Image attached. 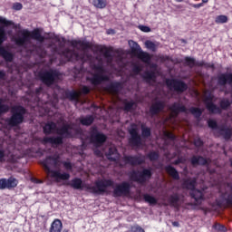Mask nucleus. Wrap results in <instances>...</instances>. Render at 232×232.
I'll return each instance as SVG.
<instances>
[{"label":"nucleus","mask_w":232,"mask_h":232,"mask_svg":"<svg viewBox=\"0 0 232 232\" xmlns=\"http://www.w3.org/2000/svg\"><path fill=\"white\" fill-rule=\"evenodd\" d=\"M208 128H211L212 130H218V123H217V121L215 120H208Z\"/></svg>","instance_id":"obj_50"},{"label":"nucleus","mask_w":232,"mask_h":232,"mask_svg":"<svg viewBox=\"0 0 232 232\" xmlns=\"http://www.w3.org/2000/svg\"><path fill=\"white\" fill-rule=\"evenodd\" d=\"M59 77H61V72L56 69H49L38 72L39 81L45 86H53L55 81H59Z\"/></svg>","instance_id":"obj_6"},{"label":"nucleus","mask_w":232,"mask_h":232,"mask_svg":"<svg viewBox=\"0 0 232 232\" xmlns=\"http://www.w3.org/2000/svg\"><path fill=\"white\" fill-rule=\"evenodd\" d=\"M62 55L65 57L68 61H71L72 63L75 61H84V55L82 53H79L75 50H72L70 48H66L62 52Z\"/></svg>","instance_id":"obj_15"},{"label":"nucleus","mask_w":232,"mask_h":232,"mask_svg":"<svg viewBox=\"0 0 232 232\" xmlns=\"http://www.w3.org/2000/svg\"><path fill=\"white\" fill-rule=\"evenodd\" d=\"M184 61H185L186 66H188L189 68H195V66L202 68V66H207L204 61L197 62L195 58H191L189 56H186Z\"/></svg>","instance_id":"obj_25"},{"label":"nucleus","mask_w":232,"mask_h":232,"mask_svg":"<svg viewBox=\"0 0 232 232\" xmlns=\"http://www.w3.org/2000/svg\"><path fill=\"white\" fill-rule=\"evenodd\" d=\"M89 135L91 144H94L97 148L102 146L108 139L104 133L99 131L97 127H92Z\"/></svg>","instance_id":"obj_12"},{"label":"nucleus","mask_w":232,"mask_h":232,"mask_svg":"<svg viewBox=\"0 0 232 232\" xmlns=\"http://www.w3.org/2000/svg\"><path fill=\"white\" fill-rule=\"evenodd\" d=\"M218 134L223 137L225 140H230L232 137V129L226 125H221L218 127Z\"/></svg>","instance_id":"obj_24"},{"label":"nucleus","mask_w":232,"mask_h":232,"mask_svg":"<svg viewBox=\"0 0 232 232\" xmlns=\"http://www.w3.org/2000/svg\"><path fill=\"white\" fill-rule=\"evenodd\" d=\"M8 37L6 36V31L5 27L0 26V57H3L5 63H12L14 61V53H10L5 47H3V43L6 41Z\"/></svg>","instance_id":"obj_11"},{"label":"nucleus","mask_w":232,"mask_h":232,"mask_svg":"<svg viewBox=\"0 0 232 232\" xmlns=\"http://www.w3.org/2000/svg\"><path fill=\"white\" fill-rule=\"evenodd\" d=\"M130 134L129 144L133 148H140L142 146V136L139 134V126L136 123H131L128 129Z\"/></svg>","instance_id":"obj_10"},{"label":"nucleus","mask_w":232,"mask_h":232,"mask_svg":"<svg viewBox=\"0 0 232 232\" xmlns=\"http://www.w3.org/2000/svg\"><path fill=\"white\" fill-rule=\"evenodd\" d=\"M114 184L112 179H101L95 181V186H85V189L93 195H102L106 193V188H113Z\"/></svg>","instance_id":"obj_7"},{"label":"nucleus","mask_w":232,"mask_h":232,"mask_svg":"<svg viewBox=\"0 0 232 232\" xmlns=\"http://www.w3.org/2000/svg\"><path fill=\"white\" fill-rule=\"evenodd\" d=\"M130 232H145L144 228L140 227L139 225H133L130 227Z\"/></svg>","instance_id":"obj_53"},{"label":"nucleus","mask_w":232,"mask_h":232,"mask_svg":"<svg viewBox=\"0 0 232 232\" xmlns=\"http://www.w3.org/2000/svg\"><path fill=\"white\" fill-rule=\"evenodd\" d=\"M212 227L215 229V231H218V232L227 231V228L226 227V226L217 222L212 226Z\"/></svg>","instance_id":"obj_44"},{"label":"nucleus","mask_w":232,"mask_h":232,"mask_svg":"<svg viewBox=\"0 0 232 232\" xmlns=\"http://www.w3.org/2000/svg\"><path fill=\"white\" fill-rule=\"evenodd\" d=\"M196 186H197V180L191 179H183V182L181 184V188L183 189H189L190 191H193Z\"/></svg>","instance_id":"obj_32"},{"label":"nucleus","mask_w":232,"mask_h":232,"mask_svg":"<svg viewBox=\"0 0 232 232\" xmlns=\"http://www.w3.org/2000/svg\"><path fill=\"white\" fill-rule=\"evenodd\" d=\"M70 44L72 48H76L82 52H86L87 50H92V48H93V44L86 40H71Z\"/></svg>","instance_id":"obj_16"},{"label":"nucleus","mask_w":232,"mask_h":232,"mask_svg":"<svg viewBox=\"0 0 232 232\" xmlns=\"http://www.w3.org/2000/svg\"><path fill=\"white\" fill-rule=\"evenodd\" d=\"M218 82L220 86H226V84H232V73H221L218 76Z\"/></svg>","instance_id":"obj_27"},{"label":"nucleus","mask_w":232,"mask_h":232,"mask_svg":"<svg viewBox=\"0 0 232 232\" xmlns=\"http://www.w3.org/2000/svg\"><path fill=\"white\" fill-rule=\"evenodd\" d=\"M189 196L195 200L196 204H202V200H204V192L200 189L194 188L190 190Z\"/></svg>","instance_id":"obj_26"},{"label":"nucleus","mask_w":232,"mask_h":232,"mask_svg":"<svg viewBox=\"0 0 232 232\" xmlns=\"http://www.w3.org/2000/svg\"><path fill=\"white\" fill-rule=\"evenodd\" d=\"M174 166H179V164H182V159L179 158L178 160L172 162Z\"/></svg>","instance_id":"obj_63"},{"label":"nucleus","mask_w":232,"mask_h":232,"mask_svg":"<svg viewBox=\"0 0 232 232\" xmlns=\"http://www.w3.org/2000/svg\"><path fill=\"white\" fill-rule=\"evenodd\" d=\"M65 99L71 101V102H79L81 99V92L77 91H66L65 92Z\"/></svg>","instance_id":"obj_29"},{"label":"nucleus","mask_w":232,"mask_h":232,"mask_svg":"<svg viewBox=\"0 0 232 232\" xmlns=\"http://www.w3.org/2000/svg\"><path fill=\"white\" fill-rule=\"evenodd\" d=\"M59 162H61V157H59V155H53L47 156L43 161H41V164L45 173L49 175L51 179H56L57 182H59V180H69L70 173H61L59 170L50 169V166H53V168H59Z\"/></svg>","instance_id":"obj_2"},{"label":"nucleus","mask_w":232,"mask_h":232,"mask_svg":"<svg viewBox=\"0 0 232 232\" xmlns=\"http://www.w3.org/2000/svg\"><path fill=\"white\" fill-rule=\"evenodd\" d=\"M13 10H16V11L23 10V4L19 2L13 4Z\"/></svg>","instance_id":"obj_57"},{"label":"nucleus","mask_w":232,"mask_h":232,"mask_svg":"<svg viewBox=\"0 0 232 232\" xmlns=\"http://www.w3.org/2000/svg\"><path fill=\"white\" fill-rule=\"evenodd\" d=\"M9 110L10 107L7 104L3 103V100L0 98V115H3V113H7Z\"/></svg>","instance_id":"obj_46"},{"label":"nucleus","mask_w":232,"mask_h":232,"mask_svg":"<svg viewBox=\"0 0 232 232\" xmlns=\"http://www.w3.org/2000/svg\"><path fill=\"white\" fill-rule=\"evenodd\" d=\"M63 231V221L61 219H54L49 228V232H62Z\"/></svg>","instance_id":"obj_33"},{"label":"nucleus","mask_w":232,"mask_h":232,"mask_svg":"<svg viewBox=\"0 0 232 232\" xmlns=\"http://www.w3.org/2000/svg\"><path fill=\"white\" fill-rule=\"evenodd\" d=\"M140 30H141V32H151V28H150L149 26H146V25H141L140 26Z\"/></svg>","instance_id":"obj_59"},{"label":"nucleus","mask_w":232,"mask_h":232,"mask_svg":"<svg viewBox=\"0 0 232 232\" xmlns=\"http://www.w3.org/2000/svg\"><path fill=\"white\" fill-rule=\"evenodd\" d=\"M132 43H133V46L131 47L132 55H135V57L142 61V63L149 64V63L151 62V55L150 54V53H146L142 51V48H140V45H139L137 42H132Z\"/></svg>","instance_id":"obj_13"},{"label":"nucleus","mask_w":232,"mask_h":232,"mask_svg":"<svg viewBox=\"0 0 232 232\" xmlns=\"http://www.w3.org/2000/svg\"><path fill=\"white\" fill-rule=\"evenodd\" d=\"M169 111L175 117H178L179 113H188V108L186 106L180 104L179 102H174L169 107Z\"/></svg>","instance_id":"obj_21"},{"label":"nucleus","mask_w":232,"mask_h":232,"mask_svg":"<svg viewBox=\"0 0 232 232\" xmlns=\"http://www.w3.org/2000/svg\"><path fill=\"white\" fill-rule=\"evenodd\" d=\"M145 46L148 48V50H151V52H156L157 51V44L153 43L152 41L147 40L145 42Z\"/></svg>","instance_id":"obj_47"},{"label":"nucleus","mask_w":232,"mask_h":232,"mask_svg":"<svg viewBox=\"0 0 232 232\" xmlns=\"http://www.w3.org/2000/svg\"><path fill=\"white\" fill-rule=\"evenodd\" d=\"M143 198L145 202H148L150 206H156L157 204V198L150 194H144Z\"/></svg>","instance_id":"obj_41"},{"label":"nucleus","mask_w":232,"mask_h":232,"mask_svg":"<svg viewBox=\"0 0 232 232\" xmlns=\"http://www.w3.org/2000/svg\"><path fill=\"white\" fill-rule=\"evenodd\" d=\"M92 70L95 72L91 73V76L86 78V81L91 82L92 86H100V84H102V82L110 81V76L104 74L106 70L102 65L94 64L92 66Z\"/></svg>","instance_id":"obj_5"},{"label":"nucleus","mask_w":232,"mask_h":232,"mask_svg":"<svg viewBox=\"0 0 232 232\" xmlns=\"http://www.w3.org/2000/svg\"><path fill=\"white\" fill-rule=\"evenodd\" d=\"M227 206H232V192H230L225 198Z\"/></svg>","instance_id":"obj_56"},{"label":"nucleus","mask_w":232,"mask_h":232,"mask_svg":"<svg viewBox=\"0 0 232 232\" xmlns=\"http://www.w3.org/2000/svg\"><path fill=\"white\" fill-rule=\"evenodd\" d=\"M148 159L150 160V162H155V160H159L160 154L157 151H150L147 155Z\"/></svg>","instance_id":"obj_43"},{"label":"nucleus","mask_w":232,"mask_h":232,"mask_svg":"<svg viewBox=\"0 0 232 232\" xmlns=\"http://www.w3.org/2000/svg\"><path fill=\"white\" fill-rule=\"evenodd\" d=\"M6 79V72L5 71L0 70V80L5 81Z\"/></svg>","instance_id":"obj_62"},{"label":"nucleus","mask_w":232,"mask_h":232,"mask_svg":"<svg viewBox=\"0 0 232 232\" xmlns=\"http://www.w3.org/2000/svg\"><path fill=\"white\" fill-rule=\"evenodd\" d=\"M26 115V108L22 105H14L11 108V116L5 120L9 128H17L24 122Z\"/></svg>","instance_id":"obj_3"},{"label":"nucleus","mask_w":232,"mask_h":232,"mask_svg":"<svg viewBox=\"0 0 232 232\" xmlns=\"http://www.w3.org/2000/svg\"><path fill=\"white\" fill-rule=\"evenodd\" d=\"M92 5L95 6V8H106V0H92Z\"/></svg>","instance_id":"obj_42"},{"label":"nucleus","mask_w":232,"mask_h":232,"mask_svg":"<svg viewBox=\"0 0 232 232\" xmlns=\"http://www.w3.org/2000/svg\"><path fill=\"white\" fill-rule=\"evenodd\" d=\"M190 6H192V8H202V6H204V3H199V4H190Z\"/></svg>","instance_id":"obj_60"},{"label":"nucleus","mask_w":232,"mask_h":232,"mask_svg":"<svg viewBox=\"0 0 232 232\" xmlns=\"http://www.w3.org/2000/svg\"><path fill=\"white\" fill-rule=\"evenodd\" d=\"M108 160L111 162H117V159H119V153L117 152L116 149H109V152L107 154Z\"/></svg>","instance_id":"obj_37"},{"label":"nucleus","mask_w":232,"mask_h":232,"mask_svg":"<svg viewBox=\"0 0 232 232\" xmlns=\"http://www.w3.org/2000/svg\"><path fill=\"white\" fill-rule=\"evenodd\" d=\"M94 121L95 117L93 115H86L85 117L80 118V124L82 126H92Z\"/></svg>","instance_id":"obj_34"},{"label":"nucleus","mask_w":232,"mask_h":232,"mask_svg":"<svg viewBox=\"0 0 232 232\" xmlns=\"http://www.w3.org/2000/svg\"><path fill=\"white\" fill-rule=\"evenodd\" d=\"M21 34L22 36L14 39V43L17 46H24L26 43H30L31 39L38 41V43H44V41H46V38L41 34L40 28H35L31 32L25 29L21 31Z\"/></svg>","instance_id":"obj_4"},{"label":"nucleus","mask_w":232,"mask_h":232,"mask_svg":"<svg viewBox=\"0 0 232 232\" xmlns=\"http://www.w3.org/2000/svg\"><path fill=\"white\" fill-rule=\"evenodd\" d=\"M0 24H5V26H14V22L10 20H6L5 18H3L0 16Z\"/></svg>","instance_id":"obj_52"},{"label":"nucleus","mask_w":232,"mask_h":232,"mask_svg":"<svg viewBox=\"0 0 232 232\" xmlns=\"http://www.w3.org/2000/svg\"><path fill=\"white\" fill-rule=\"evenodd\" d=\"M165 84L170 92L176 93H184V92H188V83L179 78H167Z\"/></svg>","instance_id":"obj_8"},{"label":"nucleus","mask_w":232,"mask_h":232,"mask_svg":"<svg viewBox=\"0 0 232 232\" xmlns=\"http://www.w3.org/2000/svg\"><path fill=\"white\" fill-rule=\"evenodd\" d=\"M207 110L209 113H222V109H220L217 104L213 103V96L208 95L204 101Z\"/></svg>","instance_id":"obj_19"},{"label":"nucleus","mask_w":232,"mask_h":232,"mask_svg":"<svg viewBox=\"0 0 232 232\" xmlns=\"http://www.w3.org/2000/svg\"><path fill=\"white\" fill-rule=\"evenodd\" d=\"M111 52H113V48L103 46L100 49V53H103V57L107 59V63H112L113 56L111 55Z\"/></svg>","instance_id":"obj_31"},{"label":"nucleus","mask_w":232,"mask_h":232,"mask_svg":"<svg viewBox=\"0 0 232 232\" xmlns=\"http://www.w3.org/2000/svg\"><path fill=\"white\" fill-rule=\"evenodd\" d=\"M140 130L142 139H150V137H151V129L150 127H147L145 124H141Z\"/></svg>","instance_id":"obj_39"},{"label":"nucleus","mask_w":232,"mask_h":232,"mask_svg":"<svg viewBox=\"0 0 232 232\" xmlns=\"http://www.w3.org/2000/svg\"><path fill=\"white\" fill-rule=\"evenodd\" d=\"M122 160L125 164V166H140L141 164H144V159H142V157L140 156H128V155H124L122 157Z\"/></svg>","instance_id":"obj_17"},{"label":"nucleus","mask_w":232,"mask_h":232,"mask_svg":"<svg viewBox=\"0 0 232 232\" xmlns=\"http://www.w3.org/2000/svg\"><path fill=\"white\" fill-rule=\"evenodd\" d=\"M164 137H166V139H169V140H177V136H175V134H173V132H169V131H164L163 132Z\"/></svg>","instance_id":"obj_49"},{"label":"nucleus","mask_w":232,"mask_h":232,"mask_svg":"<svg viewBox=\"0 0 232 232\" xmlns=\"http://www.w3.org/2000/svg\"><path fill=\"white\" fill-rule=\"evenodd\" d=\"M62 164L67 171H72L73 170V165H72V162H70V161H62Z\"/></svg>","instance_id":"obj_51"},{"label":"nucleus","mask_w":232,"mask_h":232,"mask_svg":"<svg viewBox=\"0 0 232 232\" xmlns=\"http://www.w3.org/2000/svg\"><path fill=\"white\" fill-rule=\"evenodd\" d=\"M153 177L151 169H143L141 171L132 170L130 172V179L138 184H146Z\"/></svg>","instance_id":"obj_9"},{"label":"nucleus","mask_w":232,"mask_h":232,"mask_svg":"<svg viewBox=\"0 0 232 232\" xmlns=\"http://www.w3.org/2000/svg\"><path fill=\"white\" fill-rule=\"evenodd\" d=\"M91 90H90V87L86 86V85H83L81 89V92L80 93L83 94V95H88V93H90Z\"/></svg>","instance_id":"obj_55"},{"label":"nucleus","mask_w":232,"mask_h":232,"mask_svg":"<svg viewBox=\"0 0 232 232\" xmlns=\"http://www.w3.org/2000/svg\"><path fill=\"white\" fill-rule=\"evenodd\" d=\"M194 146H196V148H202V146H204V141H202V139L200 138H196L194 140Z\"/></svg>","instance_id":"obj_54"},{"label":"nucleus","mask_w":232,"mask_h":232,"mask_svg":"<svg viewBox=\"0 0 232 232\" xmlns=\"http://www.w3.org/2000/svg\"><path fill=\"white\" fill-rule=\"evenodd\" d=\"M142 79H144L147 84H151V82H157V76L155 75V72L153 71H146L142 75Z\"/></svg>","instance_id":"obj_30"},{"label":"nucleus","mask_w":232,"mask_h":232,"mask_svg":"<svg viewBox=\"0 0 232 232\" xmlns=\"http://www.w3.org/2000/svg\"><path fill=\"white\" fill-rule=\"evenodd\" d=\"M215 23H217V24H224V23H227V16L224 14L218 15Z\"/></svg>","instance_id":"obj_45"},{"label":"nucleus","mask_w":232,"mask_h":232,"mask_svg":"<svg viewBox=\"0 0 232 232\" xmlns=\"http://www.w3.org/2000/svg\"><path fill=\"white\" fill-rule=\"evenodd\" d=\"M179 202H180V197L179 194L175 193L169 196V204L172 208H179Z\"/></svg>","instance_id":"obj_35"},{"label":"nucleus","mask_w":232,"mask_h":232,"mask_svg":"<svg viewBox=\"0 0 232 232\" xmlns=\"http://www.w3.org/2000/svg\"><path fill=\"white\" fill-rule=\"evenodd\" d=\"M164 169L166 173H168V175L173 179V180H180V174H179V170H177L175 167L167 165L165 166Z\"/></svg>","instance_id":"obj_28"},{"label":"nucleus","mask_w":232,"mask_h":232,"mask_svg":"<svg viewBox=\"0 0 232 232\" xmlns=\"http://www.w3.org/2000/svg\"><path fill=\"white\" fill-rule=\"evenodd\" d=\"M122 88V82H112L105 87V90L106 92H109V93H119Z\"/></svg>","instance_id":"obj_22"},{"label":"nucleus","mask_w":232,"mask_h":232,"mask_svg":"<svg viewBox=\"0 0 232 232\" xmlns=\"http://www.w3.org/2000/svg\"><path fill=\"white\" fill-rule=\"evenodd\" d=\"M132 72L133 73H135L136 75H139L140 72H142V68L139 65H134L132 68Z\"/></svg>","instance_id":"obj_58"},{"label":"nucleus","mask_w":232,"mask_h":232,"mask_svg":"<svg viewBox=\"0 0 232 232\" xmlns=\"http://www.w3.org/2000/svg\"><path fill=\"white\" fill-rule=\"evenodd\" d=\"M69 186L73 189H82V179L81 178H74L71 180Z\"/></svg>","instance_id":"obj_36"},{"label":"nucleus","mask_w":232,"mask_h":232,"mask_svg":"<svg viewBox=\"0 0 232 232\" xmlns=\"http://www.w3.org/2000/svg\"><path fill=\"white\" fill-rule=\"evenodd\" d=\"M17 184H19V181L14 177L0 179V189H12L17 188Z\"/></svg>","instance_id":"obj_18"},{"label":"nucleus","mask_w":232,"mask_h":232,"mask_svg":"<svg viewBox=\"0 0 232 232\" xmlns=\"http://www.w3.org/2000/svg\"><path fill=\"white\" fill-rule=\"evenodd\" d=\"M190 163L192 166H209V160L202 156H192Z\"/></svg>","instance_id":"obj_23"},{"label":"nucleus","mask_w":232,"mask_h":232,"mask_svg":"<svg viewBox=\"0 0 232 232\" xmlns=\"http://www.w3.org/2000/svg\"><path fill=\"white\" fill-rule=\"evenodd\" d=\"M219 106H220L221 110H227V108H229V106H231V102L227 99L222 100L219 102Z\"/></svg>","instance_id":"obj_48"},{"label":"nucleus","mask_w":232,"mask_h":232,"mask_svg":"<svg viewBox=\"0 0 232 232\" xmlns=\"http://www.w3.org/2000/svg\"><path fill=\"white\" fill-rule=\"evenodd\" d=\"M189 113L195 117V119H200L204 111L198 107H190L188 109Z\"/></svg>","instance_id":"obj_38"},{"label":"nucleus","mask_w":232,"mask_h":232,"mask_svg":"<svg viewBox=\"0 0 232 232\" xmlns=\"http://www.w3.org/2000/svg\"><path fill=\"white\" fill-rule=\"evenodd\" d=\"M123 111H131V110H135V108H133V106H137V103H135V102L133 101H130V102H128V101H124L123 102Z\"/></svg>","instance_id":"obj_40"},{"label":"nucleus","mask_w":232,"mask_h":232,"mask_svg":"<svg viewBox=\"0 0 232 232\" xmlns=\"http://www.w3.org/2000/svg\"><path fill=\"white\" fill-rule=\"evenodd\" d=\"M5 159V151L3 150H0V162H3Z\"/></svg>","instance_id":"obj_64"},{"label":"nucleus","mask_w":232,"mask_h":232,"mask_svg":"<svg viewBox=\"0 0 232 232\" xmlns=\"http://www.w3.org/2000/svg\"><path fill=\"white\" fill-rule=\"evenodd\" d=\"M131 191V184L128 181H122L116 184L113 189V197H128Z\"/></svg>","instance_id":"obj_14"},{"label":"nucleus","mask_w":232,"mask_h":232,"mask_svg":"<svg viewBox=\"0 0 232 232\" xmlns=\"http://www.w3.org/2000/svg\"><path fill=\"white\" fill-rule=\"evenodd\" d=\"M43 92V87H38L35 89L34 93L37 97H39V95H41V93Z\"/></svg>","instance_id":"obj_61"},{"label":"nucleus","mask_w":232,"mask_h":232,"mask_svg":"<svg viewBox=\"0 0 232 232\" xmlns=\"http://www.w3.org/2000/svg\"><path fill=\"white\" fill-rule=\"evenodd\" d=\"M166 108V103L163 101H157L151 104L150 107V113L151 115H159L160 111H164Z\"/></svg>","instance_id":"obj_20"},{"label":"nucleus","mask_w":232,"mask_h":232,"mask_svg":"<svg viewBox=\"0 0 232 232\" xmlns=\"http://www.w3.org/2000/svg\"><path fill=\"white\" fill-rule=\"evenodd\" d=\"M44 135H52L53 131H56V137H44L42 142L44 144H52V146H61L64 144V139H73V127L71 124L65 123L60 128H57V123L53 121H48L43 127Z\"/></svg>","instance_id":"obj_1"}]
</instances>
